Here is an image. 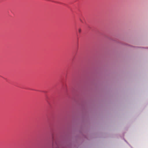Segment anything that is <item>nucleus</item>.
I'll use <instances>...</instances> for the list:
<instances>
[{
  "mask_svg": "<svg viewBox=\"0 0 148 148\" xmlns=\"http://www.w3.org/2000/svg\"><path fill=\"white\" fill-rule=\"evenodd\" d=\"M79 20L81 22H82V23H84L83 21H82V20L81 18L79 19Z\"/></svg>",
  "mask_w": 148,
  "mask_h": 148,
  "instance_id": "f257e3e1",
  "label": "nucleus"
},
{
  "mask_svg": "<svg viewBox=\"0 0 148 148\" xmlns=\"http://www.w3.org/2000/svg\"><path fill=\"white\" fill-rule=\"evenodd\" d=\"M79 32H81V29H79L78 30Z\"/></svg>",
  "mask_w": 148,
  "mask_h": 148,
  "instance_id": "f03ea898",
  "label": "nucleus"
}]
</instances>
